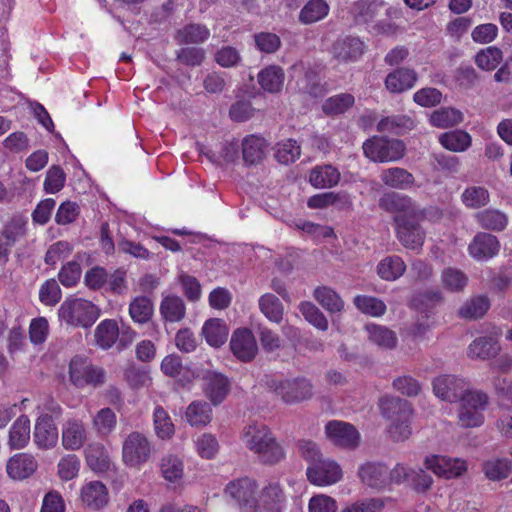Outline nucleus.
<instances>
[{"label":"nucleus","instance_id":"7ed1b4c3","mask_svg":"<svg viewBox=\"0 0 512 512\" xmlns=\"http://www.w3.org/2000/svg\"><path fill=\"white\" fill-rule=\"evenodd\" d=\"M379 206L383 210L405 218H413L416 221H437L441 218V211L437 208L419 209L414 201L406 195L396 192H387L379 199Z\"/></svg>","mask_w":512,"mask_h":512},{"label":"nucleus","instance_id":"f03ea898","mask_svg":"<svg viewBox=\"0 0 512 512\" xmlns=\"http://www.w3.org/2000/svg\"><path fill=\"white\" fill-rule=\"evenodd\" d=\"M241 440L265 464H277L285 458L284 448L264 423L255 422L245 426Z\"/></svg>","mask_w":512,"mask_h":512},{"label":"nucleus","instance_id":"9b49d317","mask_svg":"<svg viewBox=\"0 0 512 512\" xmlns=\"http://www.w3.org/2000/svg\"><path fill=\"white\" fill-rule=\"evenodd\" d=\"M424 466L436 476L447 480L459 478L467 471V462L464 459L439 454L427 455Z\"/></svg>","mask_w":512,"mask_h":512},{"label":"nucleus","instance_id":"13d9d810","mask_svg":"<svg viewBox=\"0 0 512 512\" xmlns=\"http://www.w3.org/2000/svg\"><path fill=\"white\" fill-rule=\"evenodd\" d=\"M117 417L110 408H102L92 418L93 428L100 435L110 434L116 427Z\"/></svg>","mask_w":512,"mask_h":512},{"label":"nucleus","instance_id":"c9c22d12","mask_svg":"<svg viewBox=\"0 0 512 512\" xmlns=\"http://www.w3.org/2000/svg\"><path fill=\"white\" fill-rule=\"evenodd\" d=\"M30 420L22 415L12 424L9 430L8 444L11 449L24 448L30 440Z\"/></svg>","mask_w":512,"mask_h":512},{"label":"nucleus","instance_id":"b1692460","mask_svg":"<svg viewBox=\"0 0 512 512\" xmlns=\"http://www.w3.org/2000/svg\"><path fill=\"white\" fill-rule=\"evenodd\" d=\"M37 469V461L32 455L18 453L12 456L6 465L7 474L14 480H22L31 476Z\"/></svg>","mask_w":512,"mask_h":512},{"label":"nucleus","instance_id":"a19ab883","mask_svg":"<svg viewBox=\"0 0 512 512\" xmlns=\"http://www.w3.org/2000/svg\"><path fill=\"white\" fill-rule=\"evenodd\" d=\"M440 144L447 150L453 152L466 151L472 143L469 133L463 130H453L442 133L439 136Z\"/></svg>","mask_w":512,"mask_h":512},{"label":"nucleus","instance_id":"5701e85b","mask_svg":"<svg viewBox=\"0 0 512 512\" xmlns=\"http://www.w3.org/2000/svg\"><path fill=\"white\" fill-rule=\"evenodd\" d=\"M86 465L94 473H104L109 470L111 458L108 449L100 442L90 443L84 450Z\"/></svg>","mask_w":512,"mask_h":512},{"label":"nucleus","instance_id":"09e8293b","mask_svg":"<svg viewBox=\"0 0 512 512\" xmlns=\"http://www.w3.org/2000/svg\"><path fill=\"white\" fill-rule=\"evenodd\" d=\"M476 218L480 226L488 230H503L508 223L506 214L498 209H486L477 213Z\"/></svg>","mask_w":512,"mask_h":512},{"label":"nucleus","instance_id":"2eb2a0df","mask_svg":"<svg viewBox=\"0 0 512 512\" xmlns=\"http://www.w3.org/2000/svg\"><path fill=\"white\" fill-rule=\"evenodd\" d=\"M325 437L333 445L353 449L358 446L360 434L350 423L333 420L325 425Z\"/></svg>","mask_w":512,"mask_h":512},{"label":"nucleus","instance_id":"c03bdc74","mask_svg":"<svg viewBox=\"0 0 512 512\" xmlns=\"http://www.w3.org/2000/svg\"><path fill=\"white\" fill-rule=\"evenodd\" d=\"M259 308L263 315L271 322L280 323L283 319L284 308L280 299L271 293L259 298Z\"/></svg>","mask_w":512,"mask_h":512},{"label":"nucleus","instance_id":"0e129e2a","mask_svg":"<svg viewBox=\"0 0 512 512\" xmlns=\"http://www.w3.org/2000/svg\"><path fill=\"white\" fill-rule=\"evenodd\" d=\"M299 310L305 320L321 331L328 329V320L325 315L311 302H302Z\"/></svg>","mask_w":512,"mask_h":512},{"label":"nucleus","instance_id":"ea45409f","mask_svg":"<svg viewBox=\"0 0 512 512\" xmlns=\"http://www.w3.org/2000/svg\"><path fill=\"white\" fill-rule=\"evenodd\" d=\"M185 305L176 295H166L160 304V314L165 321L179 322L185 316Z\"/></svg>","mask_w":512,"mask_h":512},{"label":"nucleus","instance_id":"a18cd8bd","mask_svg":"<svg viewBox=\"0 0 512 512\" xmlns=\"http://www.w3.org/2000/svg\"><path fill=\"white\" fill-rule=\"evenodd\" d=\"M197 455L205 460L215 459L219 453L220 445L215 435L202 433L194 439Z\"/></svg>","mask_w":512,"mask_h":512},{"label":"nucleus","instance_id":"603ef678","mask_svg":"<svg viewBox=\"0 0 512 512\" xmlns=\"http://www.w3.org/2000/svg\"><path fill=\"white\" fill-rule=\"evenodd\" d=\"M210 36L209 29L201 24H190L177 32L176 39L180 44L201 43Z\"/></svg>","mask_w":512,"mask_h":512},{"label":"nucleus","instance_id":"a211bd4d","mask_svg":"<svg viewBox=\"0 0 512 512\" xmlns=\"http://www.w3.org/2000/svg\"><path fill=\"white\" fill-rule=\"evenodd\" d=\"M202 380L206 397L214 406L221 404L230 390L228 378L222 373L208 370L202 375Z\"/></svg>","mask_w":512,"mask_h":512},{"label":"nucleus","instance_id":"6ab92c4d","mask_svg":"<svg viewBox=\"0 0 512 512\" xmlns=\"http://www.w3.org/2000/svg\"><path fill=\"white\" fill-rule=\"evenodd\" d=\"M58 429L54 423L51 415L44 413L41 414L35 423L34 427V443L42 450H49L54 448L58 442Z\"/></svg>","mask_w":512,"mask_h":512},{"label":"nucleus","instance_id":"bb28decb","mask_svg":"<svg viewBox=\"0 0 512 512\" xmlns=\"http://www.w3.org/2000/svg\"><path fill=\"white\" fill-rule=\"evenodd\" d=\"M417 79V74L413 69L399 68L387 75L385 86L391 93H401L411 89Z\"/></svg>","mask_w":512,"mask_h":512},{"label":"nucleus","instance_id":"4c0bfd02","mask_svg":"<svg viewBox=\"0 0 512 512\" xmlns=\"http://www.w3.org/2000/svg\"><path fill=\"white\" fill-rule=\"evenodd\" d=\"M406 270V265L399 256H387L377 265L378 276L385 281H395Z\"/></svg>","mask_w":512,"mask_h":512},{"label":"nucleus","instance_id":"49530a36","mask_svg":"<svg viewBox=\"0 0 512 512\" xmlns=\"http://www.w3.org/2000/svg\"><path fill=\"white\" fill-rule=\"evenodd\" d=\"M153 313V303L146 296H139L134 298L129 305L130 317L136 323H147L153 316Z\"/></svg>","mask_w":512,"mask_h":512},{"label":"nucleus","instance_id":"4468645a","mask_svg":"<svg viewBox=\"0 0 512 512\" xmlns=\"http://www.w3.org/2000/svg\"><path fill=\"white\" fill-rule=\"evenodd\" d=\"M469 389L468 382L455 375H440L433 380L434 395L442 401L456 402Z\"/></svg>","mask_w":512,"mask_h":512},{"label":"nucleus","instance_id":"1a4fd4ad","mask_svg":"<svg viewBox=\"0 0 512 512\" xmlns=\"http://www.w3.org/2000/svg\"><path fill=\"white\" fill-rule=\"evenodd\" d=\"M306 477L313 486L329 487L343 479V470L341 465L334 459L323 457L308 464Z\"/></svg>","mask_w":512,"mask_h":512},{"label":"nucleus","instance_id":"20e7f679","mask_svg":"<svg viewBox=\"0 0 512 512\" xmlns=\"http://www.w3.org/2000/svg\"><path fill=\"white\" fill-rule=\"evenodd\" d=\"M380 409L383 416L393 421L389 427L391 438L396 441L407 439L411 434L412 408L410 404L403 399L383 397L380 400Z\"/></svg>","mask_w":512,"mask_h":512},{"label":"nucleus","instance_id":"72a5a7b5","mask_svg":"<svg viewBox=\"0 0 512 512\" xmlns=\"http://www.w3.org/2000/svg\"><path fill=\"white\" fill-rule=\"evenodd\" d=\"M340 172L332 165L317 166L310 172L309 182L317 188H330L338 184Z\"/></svg>","mask_w":512,"mask_h":512},{"label":"nucleus","instance_id":"e433bc0d","mask_svg":"<svg viewBox=\"0 0 512 512\" xmlns=\"http://www.w3.org/2000/svg\"><path fill=\"white\" fill-rule=\"evenodd\" d=\"M159 467L162 477L170 483H176L183 477L184 463L176 454L164 455L160 460Z\"/></svg>","mask_w":512,"mask_h":512},{"label":"nucleus","instance_id":"f257e3e1","mask_svg":"<svg viewBox=\"0 0 512 512\" xmlns=\"http://www.w3.org/2000/svg\"><path fill=\"white\" fill-rule=\"evenodd\" d=\"M257 488L254 479L243 477L229 482L224 492L242 512H282L286 497L279 483L271 482L260 492Z\"/></svg>","mask_w":512,"mask_h":512},{"label":"nucleus","instance_id":"2f4dec72","mask_svg":"<svg viewBox=\"0 0 512 512\" xmlns=\"http://www.w3.org/2000/svg\"><path fill=\"white\" fill-rule=\"evenodd\" d=\"M380 178L384 185L398 190L411 188L415 181L414 176L410 172L399 167L384 169L381 172Z\"/></svg>","mask_w":512,"mask_h":512},{"label":"nucleus","instance_id":"473e14b6","mask_svg":"<svg viewBox=\"0 0 512 512\" xmlns=\"http://www.w3.org/2000/svg\"><path fill=\"white\" fill-rule=\"evenodd\" d=\"M500 352V345L492 337H478L468 347L467 355L471 359L486 360Z\"/></svg>","mask_w":512,"mask_h":512},{"label":"nucleus","instance_id":"7c9ffc66","mask_svg":"<svg viewBox=\"0 0 512 512\" xmlns=\"http://www.w3.org/2000/svg\"><path fill=\"white\" fill-rule=\"evenodd\" d=\"M228 334V326L218 318L207 320L202 327V335L212 347L222 346L227 341Z\"/></svg>","mask_w":512,"mask_h":512},{"label":"nucleus","instance_id":"de8ad7c7","mask_svg":"<svg viewBox=\"0 0 512 512\" xmlns=\"http://www.w3.org/2000/svg\"><path fill=\"white\" fill-rule=\"evenodd\" d=\"M353 302L361 313L371 317H381L387 310L384 301L373 296L357 295Z\"/></svg>","mask_w":512,"mask_h":512},{"label":"nucleus","instance_id":"58836bf2","mask_svg":"<svg viewBox=\"0 0 512 512\" xmlns=\"http://www.w3.org/2000/svg\"><path fill=\"white\" fill-rule=\"evenodd\" d=\"M463 121V114L460 110L452 107H443L433 111L429 116L432 126L440 129L456 126Z\"/></svg>","mask_w":512,"mask_h":512},{"label":"nucleus","instance_id":"79ce46f5","mask_svg":"<svg viewBox=\"0 0 512 512\" xmlns=\"http://www.w3.org/2000/svg\"><path fill=\"white\" fill-rule=\"evenodd\" d=\"M329 5L325 0H309L299 13L302 24H312L324 19L329 14Z\"/></svg>","mask_w":512,"mask_h":512},{"label":"nucleus","instance_id":"bf43d9fd","mask_svg":"<svg viewBox=\"0 0 512 512\" xmlns=\"http://www.w3.org/2000/svg\"><path fill=\"white\" fill-rule=\"evenodd\" d=\"M483 471L490 480L504 479L512 471V462L506 458L491 459L484 463Z\"/></svg>","mask_w":512,"mask_h":512},{"label":"nucleus","instance_id":"f704fd0d","mask_svg":"<svg viewBox=\"0 0 512 512\" xmlns=\"http://www.w3.org/2000/svg\"><path fill=\"white\" fill-rule=\"evenodd\" d=\"M267 143L264 138L249 135L242 141V155L243 160L247 164L259 163L265 155Z\"/></svg>","mask_w":512,"mask_h":512},{"label":"nucleus","instance_id":"3c124183","mask_svg":"<svg viewBox=\"0 0 512 512\" xmlns=\"http://www.w3.org/2000/svg\"><path fill=\"white\" fill-rule=\"evenodd\" d=\"M154 429L158 438L168 440L175 433V426L168 412L163 407L157 406L154 410Z\"/></svg>","mask_w":512,"mask_h":512},{"label":"nucleus","instance_id":"aec40b11","mask_svg":"<svg viewBox=\"0 0 512 512\" xmlns=\"http://www.w3.org/2000/svg\"><path fill=\"white\" fill-rule=\"evenodd\" d=\"M88 439L85 424L78 419L65 421L61 428V444L67 451H78L84 447Z\"/></svg>","mask_w":512,"mask_h":512},{"label":"nucleus","instance_id":"cd10ccee","mask_svg":"<svg viewBox=\"0 0 512 512\" xmlns=\"http://www.w3.org/2000/svg\"><path fill=\"white\" fill-rule=\"evenodd\" d=\"M364 329L368 340L382 349H393L397 345V336L395 332L386 326L367 323Z\"/></svg>","mask_w":512,"mask_h":512},{"label":"nucleus","instance_id":"9d476101","mask_svg":"<svg viewBox=\"0 0 512 512\" xmlns=\"http://www.w3.org/2000/svg\"><path fill=\"white\" fill-rule=\"evenodd\" d=\"M363 151L374 162H392L404 156L405 145L400 140L373 137L363 144Z\"/></svg>","mask_w":512,"mask_h":512},{"label":"nucleus","instance_id":"a878e982","mask_svg":"<svg viewBox=\"0 0 512 512\" xmlns=\"http://www.w3.org/2000/svg\"><path fill=\"white\" fill-rule=\"evenodd\" d=\"M257 80L260 87L267 93L277 94L282 91L285 73L278 65H269L259 71Z\"/></svg>","mask_w":512,"mask_h":512},{"label":"nucleus","instance_id":"8fccbe9b","mask_svg":"<svg viewBox=\"0 0 512 512\" xmlns=\"http://www.w3.org/2000/svg\"><path fill=\"white\" fill-rule=\"evenodd\" d=\"M81 461L75 454L62 456L57 463V475L62 481H70L78 477Z\"/></svg>","mask_w":512,"mask_h":512},{"label":"nucleus","instance_id":"39448f33","mask_svg":"<svg viewBox=\"0 0 512 512\" xmlns=\"http://www.w3.org/2000/svg\"><path fill=\"white\" fill-rule=\"evenodd\" d=\"M58 315L67 325L88 328L99 318L100 310L89 300L70 297L60 305Z\"/></svg>","mask_w":512,"mask_h":512},{"label":"nucleus","instance_id":"423d86ee","mask_svg":"<svg viewBox=\"0 0 512 512\" xmlns=\"http://www.w3.org/2000/svg\"><path fill=\"white\" fill-rule=\"evenodd\" d=\"M460 406L457 411L458 422L462 427L475 428L484 423V411L488 406L486 393L469 389L462 395Z\"/></svg>","mask_w":512,"mask_h":512},{"label":"nucleus","instance_id":"6e6d98bb","mask_svg":"<svg viewBox=\"0 0 512 512\" xmlns=\"http://www.w3.org/2000/svg\"><path fill=\"white\" fill-rule=\"evenodd\" d=\"M301 155L300 145L293 139H286L276 144L275 158L282 164H290Z\"/></svg>","mask_w":512,"mask_h":512},{"label":"nucleus","instance_id":"412c9836","mask_svg":"<svg viewBox=\"0 0 512 512\" xmlns=\"http://www.w3.org/2000/svg\"><path fill=\"white\" fill-rule=\"evenodd\" d=\"M500 250V243L496 236L480 232L475 235L468 246L469 255L476 261H488L495 257Z\"/></svg>","mask_w":512,"mask_h":512},{"label":"nucleus","instance_id":"c756f323","mask_svg":"<svg viewBox=\"0 0 512 512\" xmlns=\"http://www.w3.org/2000/svg\"><path fill=\"white\" fill-rule=\"evenodd\" d=\"M365 48V44L359 38L346 37L335 43L333 52L338 59L355 61L363 55Z\"/></svg>","mask_w":512,"mask_h":512},{"label":"nucleus","instance_id":"5fc2aeb1","mask_svg":"<svg viewBox=\"0 0 512 512\" xmlns=\"http://www.w3.org/2000/svg\"><path fill=\"white\" fill-rule=\"evenodd\" d=\"M441 283L450 292H460L467 286L468 277L459 269L446 268L442 271Z\"/></svg>","mask_w":512,"mask_h":512},{"label":"nucleus","instance_id":"0eeeda50","mask_svg":"<svg viewBox=\"0 0 512 512\" xmlns=\"http://www.w3.org/2000/svg\"><path fill=\"white\" fill-rule=\"evenodd\" d=\"M69 380L76 388L98 387L104 384L106 379L105 370L92 364L87 358L75 356L71 359L68 367Z\"/></svg>","mask_w":512,"mask_h":512},{"label":"nucleus","instance_id":"680f3d73","mask_svg":"<svg viewBox=\"0 0 512 512\" xmlns=\"http://www.w3.org/2000/svg\"><path fill=\"white\" fill-rule=\"evenodd\" d=\"M414 127L413 121L406 116H393L381 119L377 124L380 132L401 133L411 130Z\"/></svg>","mask_w":512,"mask_h":512},{"label":"nucleus","instance_id":"e2e57ef3","mask_svg":"<svg viewBox=\"0 0 512 512\" xmlns=\"http://www.w3.org/2000/svg\"><path fill=\"white\" fill-rule=\"evenodd\" d=\"M489 301L486 297H475L467 301L459 310L463 318L476 319L482 317L489 309Z\"/></svg>","mask_w":512,"mask_h":512},{"label":"nucleus","instance_id":"4be33fe9","mask_svg":"<svg viewBox=\"0 0 512 512\" xmlns=\"http://www.w3.org/2000/svg\"><path fill=\"white\" fill-rule=\"evenodd\" d=\"M184 419L191 427L203 429L213 419L212 407L204 400H194L186 407Z\"/></svg>","mask_w":512,"mask_h":512},{"label":"nucleus","instance_id":"f8f14e48","mask_svg":"<svg viewBox=\"0 0 512 512\" xmlns=\"http://www.w3.org/2000/svg\"><path fill=\"white\" fill-rule=\"evenodd\" d=\"M272 388L288 404L309 399L313 393L311 383L304 378L279 380L273 383Z\"/></svg>","mask_w":512,"mask_h":512},{"label":"nucleus","instance_id":"ddd939ff","mask_svg":"<svg viewBox=\"0 0 512 512\" xmlns=\"http://www.w3.org/2000/svg\"><path fill=\"white\" fill-rule=\"evenodd\" d=\"M394 222L397 238L405 248L418 250L422 247L425 233L419 226L421 221L397 215L394 217Z\"/></svg>","mask_w":512,"mask_h":512},{"label":"nucleus","instance_id":"052dcab7","mask_svg":"<svg viewBox=\"0 0 512 512\" xmlns=\"http://www.w3.org/2000/svg\"><path fill=\"white\" fill-rule=\"evenodd\" d=\"M26 233V220L20 215L13 216L4 226L0 235L14 245Z\"/></svg>","mask_w":512,"mask_h":512},{"label":"nucleus","instance_id":"6e6552de","mask_svg":"<svg viewBox=\"0 0 512 512\" xmlns=\"http://www.w3.org/2000/svg\"><path fill=\"white\" fill-rule=\"evenodd\" d=\"M152 454L153 446L142 433L132 432L123 441L122 461L129 468L140 470Z\"/></svg>","mask_w":512,"mask_h":512},{"label":"nucleus","instance_id":"c85d7f7f","mask_svg":"<svg viewBox=\"0 0 512 512\" xmlns=\"http://www.w3.org/2000/svg\"><path fill=\"white\" fill-rule=\"evenodd\" d=\"M120 331L116 320H102L95 328V343L101 349H110L117 341Z\"/></svg>","mask_w":512,"mask_h":512},{"label":"nucleus","instance_id":"69168bd1","mask_svg":"<svg viewBox=\"0 0 512 512\" xmlns=\"http://www.w3.org/2000/svg\"><path fill=\"white\" fill-rule=\"evenodd\" d=\"M61 297L62 292L55 279L45 281L39 289V300L46 306H55Z\"/></svg>","mask_w":512,"mask_h":512},{"label":"nucleus","instance_id":"864d4df0","mask_svg":"<svg viewBox=\"0 0 512 512\" xmlns=\"http://www.w3.org/2000/svg\"><path fill=\"white\" fill-rule=\"evenodd\" d=\"M503 53L496 46L481 49L475 55V63L478 68L485 71H493L502 61Z\"/></svg>","mask_w":512,"mask_h":512},{"label":"nucleus","instance_id":"4d7b16f0","mask_svg":"<svg viewBox=\"0 0 512 512\" xmlns=\"http://www.w3.org/2000/svg\"><path fill=\"white\" fill-rule=\"evenodd\" d=\"M355 98L352 94L342 93L328 98L323 103V111L327 115L342 114L354 105Z\"/></svg>","mask_w":512,"mask_h":512},{"label":"nucleus","instance_id":"f3484780","mask_svg":"<svg viewBox=\"0 0 512 512\" xmlns=\"http://www.w3.org/2000/svg\"><path fill=\"white\" fill-rule=\"evenodd\" d=\"M233 355L240 361H251L258 352V345L251 330L240 328L234 331L230 340Z\"/></svg>","mask_w":512,"mask_h":512},{"label":"nucleus","instance_id":"774afa93","mask_svg":"<svg viewBox=\"0 0 512 512\" xmlns=\"http://www.w3.org/2000/svg\"><path fill=\"white\" fill-rule=\"evenodd\" d=\"M338 503L335 498L318 493L313 495L308 501V512H337Z\"/></svg>","mask_w":512,"mask_h":512},{"label":"nucleus","instance_id":"37998d69","mask_svg":"<svg viewBox=\"0 0 512 512\" xmlns=\"http://www.w3.org/2000/svg\"><path fill=\"white\" fill-rule=\"evenodd\" d=\"M314 298L328 312L337 313L344 309V301L340 295L330 287L322 286L314 290Z\"/></svg>","mask_w":512,"mask_h":512},{"label":"nucleus","instance_id":"338daca9","mask_svg":"<svg viewBox=\"0 0 512 512\" xmlns=\"http://www.w3.org/2000/svg\"><path fill=\"white\" fill-rule=\"evenodd\" d=\"M462 201L469 208H480L489 202V193L483 187L472 186L463 192Z\"/></svg>","mask_w":512,"mask_h":512},{"label":"nucleus","instance_id":"dca6fc26","mask_svg":"<svg viewBox=\"0 0 512 512\" xmlns=\"http://www.w3.org/2000/svg\"><path fill=\"white\" fill-rule=\"evenodd\" d=\"M79 500L85 508L99 511L107 506L109 492L101 481H85L80 487Z\"/></svg>","mask_w":512,"mask_h":512},{"label":"nucleus","instance_id":"393cba45","mask_svg":"<svg viewBox=\"0 0 512 512\" xmlns=\"http://www.w3.org/2000/svg\"><path fill=\"white\" fill-rule=\"evenodd\" d=\"M359 477L366 485L383 489L389 486L388 468L380 463H366L359 469Z\"/></svg>","mask_w":512,"mask_h":512}]
</instances>
